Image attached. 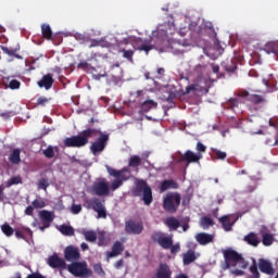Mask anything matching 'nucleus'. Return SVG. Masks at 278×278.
I'll use <instances>...</instances> for the list:
<instances>
[{
  "instance_id": "f257e3e1",
  "label": "nucleus",
  "mask_w": 278,
  "mask_h": 278,
  "mask_svg": "<svg viewBox=\"0 0 278 278\" xmlns=\"http://www.w3.org/2000/svg\"><path fill=\"white\" fill-rule=\"evenodd\" d=\"M90 138H97V140L90 146L92 155L103 153L108 147V143L110 142V134H105L97 128H87L78 132L76 136L65 138L64 146L71 149H81V147H86V144L90 142Z\"/></svg>"
},
{
  "instance_id": "f03ea898",
  "label": "nucleus",
  "mask_w": 278,
  "mask_h": 278,
  "mask_svg": "<svg viewBox=\"0 0 278 278\" xmlns=\"http://www.w3.org/2000/svg\"><path fill=\"white\" fill-rule=\"evenodd\" d=\"M224 256V263H222V270H230L235 277H242L244 275V258L242 254L236 250L228 248L222 251Z\"/></svg>"
},
{
  "instance_id": "7ed1b4c3",
  "label": "nucleus",
  "mask_w": 278,
  "mask_h": 278,
  "mask_svg": "<svg viewBox=\"0 0 278 278\" xmlns=\"http://www.w3.org/2000/svg\"><path fill=\"white\" fill-rule=\"evenodd\" d=\"M67 270L77 278H90L93 275V271L88 267V263L86 261L83 262H73L67 265Z\"/></svg>"
},
{
  "instance_id": "20e7f679",
  "label": "nucleus",
  "mask_w": 278,
  "mask_h": 278,
  "mask_svg": "<svg viewBox=\"0 0 278 278\" xmlns=\"http://www.w3.org/2000/svg\"><path fill=\"white\" fill-rule=\"evenodd\" d=\"M181 205V194L179 192H168L163 198V208L169 214H175Z\"/></svg>"
},
{
  "instance_id": "39448f33",
  "label": "nucleus",
  "mask_w": 278,
  "mask_h": 278,
  "mask_svg": "<svg viewBox=\"0 0 278 278\" xmlns=\"http://www.w3.org/2000/svg\"><path fill=\"white\" fill-rule=\"evenodd\" d=\"M134 197H140L142 194L141 201L144 205H150L153 203V190L144 180H139L137 187L132 190Z\"/></svg>"
},
{
  "instance_id": "423d86ee",
  "label": "nucleus",
  "mask_w": 278,
  "mask_h": 278,
  "mask_svg": "<svg viewBox=\"0 0 278 278\" xmlns=\"http://www.w3.org/2000/svg\"><path fill=\"white\" fill-rule=\"evenodd\" d=\"M85 207L87 210H94L98 214V218H108V211L105 210V205L99 198H92L85 202Z\"/></svg>"
},
{
  "instance_id": "0eeeda50",
  "label": "nucleus",
  "mask_w": 278,
  "mask_h": 278,
  "mask_svg": "<svg viewBox=\"0 0 278 278\" xmlns=\"http://www.w3.org/2000/svg\"><path fill=\"white\" fill-rule=\"evenodd\" d=\"M151 240L157 242V244H160V247L166 251L173 247V237L166 236V233L162 231H154L151 235Z\"/></svg>"
},
{
  "instance_id": "6e6552de",
  "label": "nucleus",
  "mask_w": 278,
  "mask_h": 278,
  "mask_svg": "<svg viewBox=\"0 0 278 278\" xmlns=\"http://www.w3.org/2000/svg\"><path fill=\"white\" fill-rule=\"evenodd\" d=\"M177 31L175 22H165L156 27V30L152 31V36H173Z\"/></svg>"
},
{
  "instance_id": "1a4fd4ad",
  "label": "nucleus",
  "mask_w": 278,
  "mask_h": 278,
  "mask_svg": "<svg viewBox=\"0 0 278 278\" xmlns=\"http://www.w3.org/2000/svg\"><path fill=\"white\" fill-rule=\"evenodd\" d=\"M213 49L223 55L225 49L231 45V36L213 37Z\"/></svg>"
},
{
  "instance_id": "9d476101",
  "label": "nucleus",
  "mask_w": 278,
  "mask_h": 278,
  "mask_svg": "<svg viewBox=\"0 0 278 278\" xmlns=\"http://www.w3.org/2000/svg\"><path fill=\"white\" fill-rule=\"evenodd\" d=\"M39 218L41 220V226H39L40 231L49 229L51 223L55 220V213L53 211L42 210L39 212Z\"/></svg>"
},
{
  "instance_id": "9b49d317",
  "label": "nucleus",
  "mask_w": 278,
  "mask_h": 278,
  "mask_svg": "<svg viewBox=\"0 0 278 278\" xmlns=\"http://www.w3.org/2000/svg\"><path fill=\"white\" fill-rule=\"evenodd\" d=\"M153 37H149L148 39L142 40V38L137 37L132 42V47L135 51H144L149 53V51H153Z\"/></svg>"
},
{
  "instance_id": "f8f14e48",
  "label": "nucleus",
  "mask_w": 278,
  "mask_h": 278,
  "mask_svg": "<svg viewBox=\"0 0 278 278\" xmlns=\"http://www.w3.org/2000/svg\"><path fill=\"white\" fill-rule=\"evenodd\" d=\"M125 231L128 235L140 236V233L144 231V226L142 223H136L135 220L129 219L125 222Z\"/></svg>"
},
{
  "instance_id": "ddd939ff",
  "label": "nucleus",
  "mask_w": 278,
  "mask_h": 278,
  "mask_svg": "<svg viewBox=\"0 0 278 278\" xmlns=\"http://www.w3.org/2000/svg\"><path fill=\"white\" fill-rule=\"evenodd\" d=\"M258 233L262 238L261 242L263 247H273V244H275V235H273L266 226H263Z\"/></svg>"
},
{
  "instance_id": "4468645a",
  "label": "nucleus",
  "mask_w": 278,
  "mask_h": 278,
  "mask_svg": "<svg viewBox=\"0 0 278 278\" xmlns=\"http://www.w3.org/2000/svg\"><path fill=\"white\" fill-rule=\"evenodd\" d=\"M81 257L79 254V249L75 245H68L64 250V260L66 262H77Z\"/></svg>"
},
{
  "instance_id": "2eb2a0df",
  "label": "nucleus",
  "mask_w": 278,
  "mask_h": 278,
  "mask_svg": "<svg viewBox=\"0 0 278 278\" xmlns=\"http://www.w3.org/2000/svg\"><path fill=\"white\" fill-rule=\"evenodd\" d=\"M203 155L201 153H194L192 150H187L178 162H187V164H197L200 160H202Z\"/></svg>"
},
{
  "instance_id": "dca6fc26",
  "label": "nucleus",
  "mask_w": 278,
  "mask_h": 278,
  "mask_svg": "<svg viewBox=\"0 0 278 278\" xmlns=\"http://www.w3.org/2000/svg\"><path fill=\"white\" fill-rule=\"evenodd\" d=\"M108 173L112 177H116V178L121 179L122 181H127L131 177V172L127 167H124L121 170L109 167Z\"/></svg>"
},
{
  "instance_id": "f3484780",
  "label": "nucleus",
  "mask_w": 278,
  "mask_h": 278,
  "mask_svg": "<svg viewBox=\"0 0 278 278\" xmlns=\"http://www.w3.org/2000/svg\"><path fill=\"white\" fill-rule=\"evenodd\" d=\"M236 220H238V216L236 215H224L218 218V222L225 231H231L233 225H236Z\"/></svg>"
},
{
  "instance_id": "a211bd4d",
  "label": "nucleus",
  "mask_w": 278,
  "mask_h": 278,
  "mask_svg": "<svg viewBox=\"0 0 278 278\" xmlns=\"http://www.w3.org/2000/svg\"><path fill=\"white\" fill-rule=\"evenodd\" d=\"M93 192L97 197L110 195V184L108 181H99L93 185Z\"/></svg>"
},
{
  "instance_id": "6ab92c4d",
  "label": "nucleus",
  "mask_w": 278,
  "mask_h": 278,
  "mask_svg": "<svg viewBox=\"0 0 278 278\" xmlns=\"http://www.w3.org/2000/svg\"><path fill=\"white\" fill-rule=\"evenodd\" d=\"M244 99L253 105H265L266 103V97L257 93H251L247 90L244 91Z\"/></svg>"
},
{
  "instance_id": "aec40b11",
  "label": "nucleus",
  "mask_w": 278,
  "mask_h": 278,
  "mask_svg": "<svg viewBox=\"0 0 278 278\" xmlns=\"http://www.w3.org/2000/svg\"><path fill=\"white\" fill-rule=\"evenodd\" d=\"M48 265L50 266V268L64 269L66 268V261L60 257L58 253H54L53 255L48 257Z\"/></svg>"
},
{
  "instance_id": "412c9836",
  "label": "nucleus",
  "mask_w": 278,
  "mask_h": 278,
  "mask_svg": "<svg viewBox=\"0 0 278 278\" xmlns=\"http://www.w3.org/2000/svg\"><path fill=\"white\" fill-rule=\"evenodd\" d=\"M258 268L261 273H263L264 275H269V276L275 275V267H273V262L266 258L258 260Z\"/></svg>"
},
{
  "instance_id": "4be33fe9",
  "label": "nucleus",
  "mask_w": 278,
  "mask_h": 278,
  "mask_svg": "<svg viewBox=\"0 0 278 278\" xmlns=\"http://www.w3.org/2000/svg\"><path fill=\"white\" fill-rule=\"evenodd\" d=\"M199 29V26H197V22H191L189 24H184L180 26L178 34L179 36H186L189 34V36H194Z\"/></svg>"
},
{
  "instance_id": "5701e85b",
  "label": "nucleus",
  "mask_w": 278,
  "mask_h": 278,
  "mask_svg": "<svg viewBox=\"0 0 278 278\" xmlns=\"http://www.w3.org/2000/svg\"><path fill=\"white\" fill-rule=\"evenodd\" d=\"M173 277V270H170V267L166 263H162L159 265V268L156 269V273L153 278H172Z\"/></svg>"
},
{
  "instance_id": "b1692460",
  "label": "nucleus",
  "mask_w": 278,
  "mask_h": 278,
  "mask_svg": "<svg viewBox=\"0 0 278 278\" xmlns=\"http://www.w3.org/2000/svg\"><path fill=\"white\" fill-rule=\"evenodd\" d=\"M194 239L198 244H200L201 247H205L214 242V235H210L207 232H199L194 236Z\"/></svg>"
},
{
  "instance_id": "393cba45",
  "label": "nucleus",
  "mask_w": 278,
  "mask_h": 278,
  "mask_svg": "<svg viewBox=\"0 0 278 278\" xmlns=\"http://www.w3.org/2000/svg\"><path fill=\"white\" fill-rule=\"evenodd\" d=\"M53 75L52 74H47L41 77V79L37 83V85L40 88H45V90H51L53 88L54 84Z\"/></svg>"
},
{
  "instance_id": "a878e982",
  "label": "nucleus",
  "mask_w": 278,
  "mask_h": 278,
  "mask_svg": "<svg viewBox=\"0 0 278 278\" xmlns=\"http://www.w3.org/2000/svg\"><path fill=\"white\" fill-rule=\"evenodd\" d=\"M201 254L197 253L194 250H189L182 255L184 266H190L193 262L199 260Z\"/></svg>"
},
{
  "instance_id": "bb28decb",
  "label": "nucleus",
  "mask_w": 278,
  "mask_h": 278,
  "mask_svg": "<svg viewBox=\"0 0 278 278\" xmlns=\"http://www.w3.org/2000/svg\"><path fill=\"white\" fill-rule=\"evenodd\" d=\"M123 251H125V245H123L121 241H115L114 244L112 245V251L108 252L106 256L109 258L118 257V255H121Z\"/></svg>"
},
{
  "instance_id": "cd10ccee",
  "label": "nucleus",
  "mask_w": 278,
  "mask_h": 278,
  "mask_svg": "<svg viewBox=\"0 0 278 278\" xmlns=\"http://www.w3.org/2000/svg\"><path fill=\"white\" fill-rule=\"evenodd\" d=\"M3 84H5L7 88H10V90H18V88H21V80L15 79L14 76L4 77Z\"/></svg>"
},
{
  "instance_id": "c85d7f7f",
  "label": "nucleus",
  "mask_w": 278,
  "mask_h": 278,
  "mask_svg": "<svg viewBox=\"0 0 278 278\" xmlns=\"http://www.w3.org/2000/svg\"><path fill=\"white\" fill-rule=\"evenodd\" d=\"M179 184L173 179H165L161 182L160 190L161 192H166V190H177Z\"/></svg>"
},
{
  "instance_id": "c756f323",
  "label": "nucleus",
  "mask_w": 278,
  "mask_h": 278,
  "mask_svg": "<svg viewBox=\"0 0 278 278\" xmlns=\"http://www.w3.org/2000/svg\"><path fill=\"white\" fill-rule=\"evenodd\" d=\"M244 241L250 244V247H260L262 239L255 232H250L244 237Z\"/></svg>"
},
{
  "instance_id": "7c9ffc66",
  "label": "nucleus",
  "mask_w": 278,
  "mask_h": 278,
  "mask_svg": "<svg viewBox=\"0 0 278 278\" xmlns=\"http://www.w3.org/2000/svg\"><path fill=\"white\" fill-rule=\"evenodd\" d=\"M15 231V238H17V240H25V233H27V236H34V231H31V229L29 227H25L22 226L21 228H17L14 230Z\"/></svg>"
},
{
  "instance_id": "2f4dec72",
  "label": "nucleus",
  "mask_w": 278,
  "mask_h": 278,
  "mask_svg": "<svg viewBox=\"0 0 278 278\" xmlns=\"http://www.w3.org/2000/svg\"><path fill=\"white\" fill-rule=\"evenodd\" d=\"M201 37H189L187 39H182L178 41V45L181 47H203L201 43L197 42Z\"/></svg>"
},
{
  "instance_id": "473e14b6",
  "label": "nucleus",
  "mask_w": 278,
  "mask_h": 278,
  "mask_svg": "<svg viewBox=\"0 0 278 278\" xmlns=\"http://www.w3.org/2000/svg\"><path fill=\"white\" fill-rule=\"evenodd\" d=\"M128 166L129 168H135V170L138 173V167L142 166V159L139 155L130 156Z\"/></svg>"
},
{
  "instance_id": "72a5a7b5",
  "label": "nucleus",
  "mask_w": 278,
  "mask_h": 278,
  "mask_svg": "<svg viewBox=\"0 0 278 278\" xmlns=\"http://www.w3.org/2000/svg\"><path fill=\"white\" fill-rule=\"evenodd\" d=\"M165 225L168 227L169 231H177L179 229V219H176L175 217H167L165 219Z\"/></svg>"
},
{
  "instance_id": "f704fd0d",
  "label": "nucleus",
  "mask_w": 278,
  "mask_h": 278,
  "mask_svg": "<svg viewBox=\"0 0 278 278\" xmlns=\"http://www.w3.org/2000/svg\"><path fill=\"white\" fill-rule=\"evenodd\" d=\"M157 108V102L153 100H146L141 103V112H151V110H155Z\"/></svg>"
},
{
  "instance_id": "c9c22d12",
  "label": "nucleus",
  "mask_w": 278,
  "mask_h": 278,
  "mask_svg": "<svg viewBox=\"0 0 278 278\" xmlns=\"http://www.w3.org/2000/svg\"><path fill=\"white\" fill-rule=\"evenodd\" d=\"M90 48L92 47H104L106 49H110L112 47V42L105 40V38H101L100 40L93 39L91 40V43L89 45Z\"/></svg>"
},
{
  "instance_id": "e433bc0d",
  "label": "nucleus",
  "mask_w": 278,
  "mask_h": 278,
  "mask_svg": "<svg viewBox=\"0 0 278 278\" xmlns=\"http://www.w3.org/2000/svg\"><path fill=\"white\" fill-rule=\"evenodd\" d=\"M264 50L266 53H275V55H278V40L267 42Z\"/></svg>"
},
{
  "instance_id": "4c0bfd02",
  "label": "nucleus",
  "mask_w": 278,
  "mask_h": 278,
  "mask_svg": "<svg viewBox=\"0 0 278 278\" xmlns=\"http://www.w3.org/2000/svg\"><path fill=\"white\" fill-rule=\"evenodd\" d=\"M1 49H2L3 53L9 55L10 58H16L17 60H21L23 58L17 53L18 50H16V49L8 48L5 46H1Z\"/></svg>"
},
{
  "instance_id": "58836bf2",
  "label": "nucleus",
  "mask_w": 278,
  "mask_h": 278,
  "mask_svg": "<svg viewBox=\"0 0 278 278\" xmlns=\"http://www.w3.org/2000/svg\"><path fill=\"white\" fill-rule=\"evenodd\" d=\"M200 225L202 229H210V227H214V219L210 216H204L201 218Z\"/></svg>"
},
{
  "instance_id": "ea45409f",
  "label": "nucleus",
  "mask_w": 278,
  "mask_h": 278,
  "mask_svg": "<svg viewBox=\"0 0 278 278\" xmlns=\"http://www.w3.org/2000/svg\"><path fill=\"white\" fill-rule=\"evenodd\" d=\"M59 231L63 236H75V229H73L72 226H68V225H65V224L60 226Z\"/></svg>"
},
{
  "instance_id": "a19ab883",
  "label": "nucleus",
  "mask_w": 278,
  "mask_h": 278,
  "mask_svg": "<svg viewBox=\"0 0 278 278\" xmlns=\"http://www.w3.org/2000/svg\"><path fill=\"white\" fill-rule=\"evenodd\" d=\"M9 161L11 162V164H20L21 163V150L15 149L13 150V152L11 153Z\"/></svg>"
},
{
  "instance_id": "79ce46f5",
  "label": "nucleus",
  "mask_w": 278,
  "mask_h": 278,
  "mask_svg": "<svg viewBox=\"0 0 278 278\" xmlns=\"http://www.w3.org/2000/svg\"><path fill=\"white\" fill-rule=\"evenodd\" d=\"M224 68L226 73H236V71H238V64L236 61L231 60L224 64Z\"/></svg>"
},
{
  "instance_id": "37998d69",
  "label": "nucleus",
  "mask_w": 278,
  "mask_h": 278,
  "mask_svg": "<svg viewBox=\"0 0 278 278\" xmlns=\"http://www.w3.org/2000/svg\"><path fill=\"white\" fill-rule=\"evenodd\" d=\"M83 236H85L87 242H97V232L94 230L83 231Z\"/></svg>"
},
{
  "instance_id": "c03bdc74",
  "label": "nucleus",
  "mask_w": 278,
  "mask_h": 278,
  "mask_svg": "<svg viewBox=\"0 0 278 278\" xmlns=\"http://www.w3.org/2000/svg\"><path fill=\"white\" fill-rule=\"evenodd\" d=\"M1 231L4 233V236H7V238L14 236V228H12V226H10L8 223L1 226Z\"/></svg>"
},
{
  "instance_id": "a18cd8bd",
  "label": "nucleus",
  "mask_w": 278,
  "mask_h": 278,
  "mask_svg": "<svg viewBox=\"0 0 278 278\" xmlns=\"http://www.w3.org/2000/svg\"><path fill=\"white\" fill-rule=\"evenodd\" d=\"M18 184H23V178H21V176H13L7 181L5 188H11V186H18Z\"/></svg>"
},
{
  "instance_id": "49530a36",
  "label": "nucleus",
  "mask_w": 278,
  "mask_h": 278,
  "mask_svg": "<svg viewBox=\"0 0 278 278\" xmlns=\"http://www.w3.org/2000/svg\"><path fill=\"white\" fill-rule=\"evenodd\" d=\"M119 53H123V58L125 60H128V62L134 63V54L136 53L134 50L122 49L119 50Z\"/></svg>"
},
{
  "instance_id": "de8ad7c7",
  "label": "nucleus",
  "mask_w": 278,
  "mask_h": 278,
  "mask_svg": "<svg viewBox=\"0 0 278 278\" xmlns=\"http://www.w3.org/2000/svg\"><path fill=\"white\" fill-rule=\"evenodd\" d=\"M92 269H93V273L99 277H105V270L103 269V266L101 265V263L93 264Z\"/></svg>"
},
{
  "instance_id": "09e8293b",
  "label": "nucleus",
  "mask_w": 278,
  "mask_h": 278,
  "mask_svg": "<svg viewBox=\"0 0 278 278\" xmlns=\"http://www.w3.org/2000/svg\"><path fill=\"white\" fill-rule=\"evenodd\" d=\"M77 68H80L81 71H97L94 66L88 63V61H81L80 63H78Z\"/></svg>"
},
{
  "instance_id": "8fccbe9b",
  "label": "nucleus",
  "mask_w": 278,
  "mask_h": 278,
  "mask_svg": "<svg viewBox=\"0 0 278 278\" xmlns=\"http://www.w3.org/2000/svg\"><path fill=\"white\" fill-rule=\"evenodd\" d=\"M31 205H33V207H35V210H42V207L47 206V203L42 199H35L31 202Z\"/></svg>"
},
{
  "instance_id": "3c124183",
  "label": "nucleus",
  "mask_w": 278,
  "mask_h": 278,
  "mask_svg": "<svg viewBox=\"0 0 278 278\" xmlns=\"http://www.w3.org/2000/svg\"><path fill=\"white\" fill-rule=\"evenodd\" d=\"M41 36H53V30H51V25L49 24L41 25Z\"/></svg>"
},
{
  "instance_id": "603ef678",
  "label": "nucleus",
  "mask_w": 278,
  "mask_h": 278,
  "mask_svg": "<svg viewBox=\"0 0 278 278\" xmlns=\"http://www.w3.org/2000/svg\"><path fill=\"white\" fill-rule=\"evenodd\" d=\"M204 28L206 31L212 34V36H218V33H216V28H214V24H212V22H204Z\"/></svg>"
},
{
  "instance_id": "864d4df0",
  "label": "nucleus",
  "mask_w": 278,
  "mask_h": 278,
  "mask_svg": "<svg viewBox=\"0 0 278 278\" xmlns=\"http://www.w3.org/2000/svg\"><path fill=\"white\" fill-rule=\"evenodd\" d=\"M45 157L51 160V157H55V151L53 150V146H49L46 150L42 151Z\"/></svg>"
},
{
  "instance_id": "5fc2aeb1",
  "label": "nucleus",
  "mask_w": 278,
  "mask_h": 278,
  "mask_svg": "<svg viewBox=\"0 0 278 278\" xmlns=\"http://www.w3.org/2000/svg\"><path fill=\"white\" fill-rule=\"evenodd\" d=\"M98 245L99 247H108V239L105 238V232L99 233Z\"/></svg>"
},
{
  "instance_id": "6e6d98bb",
  "label": "nucleus",
  "mask_w": 278,
  "mask_h": 278,
  "mask_svg": "<svg viewBox=\"0 0 278 278\" xmlns=\"http://www.w3.org/2000/svg\"><path fill=\"white\" fill-rule=\"evenodd\" d=\"M238 99H229L228 102L226 103V108H229L230 110H236V108H238Z\"/></svg>"
},
{
  "instance_id": "4d7b16f0",
  "label": "nucleus",
  "mask_w": 278,
  "mask_h": 278,
  "mask_svg": "<svg viewBox=\"0 0 278 278\" xmlns=\"http://www.w3.org/2000/svg\"><path fill=\"white\" fill-rule=\"evenodd\" d=\"M50 99L47 97H39L36 102V106L45 108L49 103Z\"/></svg>"
},
{
  "instance_id": "13d9d810",
  "label": "nucleus",
  "mask_w": 278,
  "mask_h": 278,
  "mask_svg": "<svg viewBox=\"0 0 278 278\" xmlns=\"http://www.w3.org/2000/svg\"><path fill=\"white\" fill-rule=\"evenodd\" d=\"M49 186V179L47 178H41L39 181H38V188L39 190H46L47 191V187Z\"/></svg>"
},
{
  "instance_id": "bf43d9fd",
  "label": "nucleus",
  "mask_w": 278,
  "mask_h": 278,
  "mask_svg": "<svg viewBox=\"0 0 278 278\" xmlns=\"http://www.w3.org/2000/svg\"><path fill=\"white\" fill-rule=\"evenodd\" d=\"M250 273H252L253 277L260 278V271L257 270V263L255 261L250 266Z\"/></svg>"
},
{
  "instance_id": "052dcab7",
  "label": "nucleus",
  "mask_w": 278,
  "mask_h": 278,
  "mask_svg": "<svg viewBox=\"0 0 278 278\" xmlns=\"http://www.w3.org/2000/svg\"><path fill=\"white\" fill-rule=\"evenodd\" d=\"M121 186H123V180H121V178H117L115 180L112 181L111 184V190H118V188H121Z\"/></svg>"
},
{
  "instance_id": "680f3d73",
  "label": "nucleus",
  "mask_w": 278,
  "mask_h": 278,
  "mask_svg": "<svg viewBox=\"0 0 278 278\" xmlns=\"http://www.w3.org/2000/svg\"><path fill=\"white\" fill-rule=\"evenodd\" d=\"M213 152L215 153L217 160H226L227 159V153L223 152L218 149H214Z\"/></svg>"
},
{
  "instance_id": "e2e57ef3",
  "label": "nucleus",
  "mask_w": 278,
  "mask_h": 278,
  "mask_svg": "<svg viewBox=\"0 0 278 278\" xmlns=\"http://www.w3.org/2000/svg\"><path fill=\"white\" fill-rule=\"evenodd\" d=\"M199 90V84L189 85L186 87L185 94H190V92Z\"/></svg>"
},
{
  "instance_id": "0e129e2a",
  "label": "nucleus",
  "mask_w": 278,
  "mask_h": 278,
  "mask_svg": "<svg viewBox=\"0 0 278 278\" xmlns=\"http://www.w3.org/2000/svg\"><path fill=\"white\" fill-rule=\"evenodd\" d=\"M195 149L199 153H205V151H207V147H205V144H203L201 141L197 143Z\"/></svg>"
},
{
  "instance_id": "69168bd1",
  "label": "nucleus",
  "mask_w": 278,
  "mask_h": 278,
  "mask_svg": "<svg viewBox=\"0 0 278 278\" xmlns=\"http://www.w3.org/2000/svg\"><path fill=\"white\" fill-rule=\"evenodd\" d=\"M169 249H170V253L175 255V253H179V251L181 250V247L179 245V243H176V244L172 243V247Z\"/></svg>"
},
{
  "instance_id": "338daca9",
  "label": "nucleus",
  "mask_w": 278,
  "mask_h": 278,
  "mask_svg": "<svg viewBox=\"0 0 278 278\" xmlns=\"http://www.w3.org/2000/svg\"><path fill=\"white\" fill-rule=\"evenodd\" d=\"M266 144H271V147H278V129H277V135L274 137V143H273V140L267 139Z\"/></svg>"
},
{
  "instance_id": "774afa93",
  "label": "nucleus",
  "mask_w": 278,
  "mask_h": 278,
  "mask_svg": "<svg viewBox=\"0 0 278 278\" xmlns=\"http://www.w3.org/2000/svg\"><path fill=\"white\" fill-rule=\"evenodd\" d=\"M81 212V204H73L72 205V213L73 214H79Z\"/></svg>"
}]
</instances>
